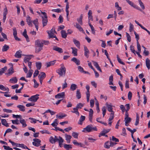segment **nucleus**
I'll return each mask as SVG.
<instances>
[{"label":"nucleus","instance_id":"nucleus-1","mask_svg":"<svg viewBox=\"0 0 150 150\" xmlns=\"http://www.w3.org/2000/svg\"><path fill=\"white\" fill-rule=\"evenodd\" d=\"M50 142L52 144L55 143L57 141L59 142V144L60 147H62L63 143L64 142V140L63 138L59 136L58 137L56 136H54V137H51L49 139Z\"/></svg>","mask_w":150,"mask_h":150},{"label":"nucleus","instance_id":"nucleus-2","mask_svg":"<svg viewBox=\"0 0 150 150\" xmlns=\"http://www.w3.org/2000/svg\"><path fill=\"white\" fill-rule=\"evenodd\" d=\"M35 52L36 53H38L43 49V46L42 43L37 40L35 41Z\"/></svg>","mask_w":150,"mask_h":150},{"label":"nucleus","instance_id":"nucleus-3","mask_svg":"<svg viewBox=\"0 0 150 150\" xmlns=\"http://www.w3.org/2000/svg\"><path fill=\"white\" fill-rule=\"evenodd\" d=\"M60 67V68L57 70L56 72L60 76H64L66 74V68L62 64H61Z\"/></svg>","mask_w":150,"mask_h":150},{"label":"nucleus","instance_id":"nucleus-4","mask_svg":"<svg viewBox=\"0 0 150 150\" xmlns=\"http://www.w3.org/2000/svg\"><path fill=\"white\" fill-rule=\"evenodd\" d=\"M93 131H97V127L96 126L93 127L92 125H90L84 128L82 131L83 132L87 133L91 132Z\"/></svg>","mask_w":150,"mask_h":150},{"label":"nucleus","instance_id":"nucleus-5","mask_svg":"<svg viewBox=\"0 0 150 150\" xmlns=\"http://www.w3.org/2000/svg\"><path fill=\"white\" fill-rule=\"evenodd\" d=\"M33 142L32 143L33 145L36 146H38L41 145V141L39 139L35 138L33 139Z\"/></svg>","mask_w":150,"mask_h":150},{"label":"nucleus","instance_id":"nucleus-6","mask_svg":"<svg viewBox=\"0 0 150 150\" xmlns=\"http://www.w3.org/2000/svg\"><path fill=\"white\" fill-rule=\"evenodd\" d=\"M39 95L37 94L35 95L32 96H31L30 98L28 99V100L30 101L34 102H36L39 98Z\"/></svg>","mask_w":150,"mask_h":150},{"label":"nucleus","instance_id":"nucleus-7","mask_svg":"<svg viewBox=\"0 0 150 150\" xmlns=\"http://www.w3.org/2000/svg\"><path fill=\"white\" fill-rule=\"evenodd\" d=\"M42 26L43 27L46 26L47 24L48 19L47 17H44L43 16H41Z\"/></svg>","mask_w":150,"mask_h":150},{"label":"nucleus","instance_id":"nucleus-8","mask_svg":"<svg viewBox=\"0 0 150 150\" xmlns=\"http://www.w3.org/2000/svg\"><path fill=\"white\" fill-rule=\"evenodd\" d=\"M65 96V93L64 92H62L58 93L55 96V98H56L59 99L61 98H64Z\"/></svg>","mask_w":150,"mask_h":150},{"label":"nucleus","instance_id":"nucleus-9","mask_svg":"<svg viewBox=\"0 0 150 150\" xmlns=\"http://www.w3.org/2000/svg\"><path fill=\"white\" fill-rule=\"evenodd\" d=\"M131 118L129 117V114L128 113H125V118L124 121L125 123H128L129 122L131 121Z\"/></svg>","mask_w":150,"mask_h":150},{"label":"nucleus","instance_id":"nucleus-10","mask_svg":"<svg viewBox=\"0 0 150 150\" xmlns=\"http://www.w3.org/2000/svg\"><path fill=\"white\" fill-rule=\"evenodd\" d=\"M53 50H54L58 52L59 53H62L63 52V50L62 48L56 46H54L53 47Z\"/></svg>","mask_w":150,"mask_h":150},{"label":"nucleus","instance_id":"nucleus-11","mask_svg":"<svg viewBox=\"0 0 150 150\" xmlns=\"http://www.w3.org/2000/svg\"><path fill=\"white\" fill-rule=\"evenodd\" d=\"M26 21L27 24L29 26H32L33 25L32 24V21L31 20V18L28 16H27Z\"/></svg>","mask_w":150,"mask_h":150},{"label":"nucleus","instance_id":"nucleus-12","mask_svg":"<svg viewBox=\"0 0 150 150\" xmlns=\"http://www.w3.org/2000/svg\"><path fill=\"white\" fill-rule=\"evenodd\" d=\"M93 112L92 109H90L89 113V120L91 122H92V119L93 118Z\"/></svg>","mask_w":150,"mask_h":150},{"label":"nucleus","instance_id":"nucleus-13","mask_svg":"<svg viewBox=\"0 0 150 150\" xmlns=\"http://www.w3.org/2000/svg\"><path fill=\"white\" fill-rule=\"evenodd\" d=\"M135 23L137 24L142 29H143L146 31L148 34L150 35V32L146 28L144 27L141 24H140L138 21H137L135 20Z\"/></svg>","mask_w":150,"mask_h":150},{"label":"nucleus","instance_id":"nucleus-14","mask_svg":"<svg viewBox=\"0 0 150 150\" xmlns=\"http://www.w3.org/2000/svg\"><path fill=\"white\" fill-rule=\"evenodd\" d=\"M84 55L87 57L88 58L89 52L87 48V47L84 45Z\"/></svg>","mask_w":150,"mask_h":150},{"label":"nucleus","instance_id":"nucleus-15","mask_svg":"<svg viewBox=\"0 0 150 150\" xmlns=\"http://www.w3.org/2000/svg\"><path fill=\"white\" fill-rule=\"evenodd\" d=\"M92 12L91 10H89L88 13V19L89 21H93V18L92 16Z\"/></svg>","mask_w":150,"mask_h":150},{"label":"nucleus","instance_id":"nucleus-16","mask_svg":"<svg viewBox=\"0 0 150 150\" xmlns=\"http://www.w3.org/2000/svg\"><path fill=\"white\" fill-rule=\"evenodd\" d=\"M22 52L21 50L17 51L15 54V56L16 58H20L21 57Z\"/></svg>","mask_w":150,"mask_h":150},{"label":"nucleus","instance_id":"nucleus-17","mask_svg":"<svg viewBox=\"0 0 150 150\" xmlns=\"http://www.w3.org/2000/svg\"><path fill=\"white\" fill-rule=\"evenodd\" d=\"M106 105L107 107L108 110L110 112H111L112 113V112H114L112 110V105H110L108 104V103H106L105 104Z\"/></svg>","mask_w":150,"mask_h":150},{"label":"nucleus","instance_id":"nucleus-18","mask_svg":"<svg viewBox=\"0 0 150 150\" xmlns=\"http://www.w3.org/2000/svg\"><path fill=\"white\" fill-rule=\"evenodd\" d=\"M22 35L26 39L27 42H29V39L28 35L27 34V31L25 29H24Z\"/></svg>","mask_w":150,"mask_h":150},{"label":"nucleus","instance_id":"nucleus-19","mask_svg":"<svg viewBox=\"0 0 150 150\" xmlns=\"http://www.w3.org/2000/svg\"><path fill=\"white\" fill-rule=\"evenodd\" d=\"M65 135V139L67 141V142L69 144L70 142V139L72 138L71 136L69 135L66 134Z\"/></svg>","mask_w":150,"mask_h":150},{"label":"nucleus","instance_id":"nucleus-20","mask_svg":"<svg viewBox=\"0 0 150 150\" xmlns=\"http://www.w3.org/2000/svg\"><path fill=\"white\" fill-rule=\"evenodd\" d=\"M18 80L17 78L15 77H13L10 79L9 81V82L12 83H15L17 82Z\"/></svg>","mask_w":150,"mask_h":150},{"label":"nucleus","instance_id":"nucleus-21","mask_svg":"<svg viewBox=\"0 0 150 150\" xmlns=\"http://www.w3.org/2000/svg\"><path fill=\"white\" fill-rule=\"evenodd\" d=\"M71 61L75 62L77 65H79L80 64V61L75 57H73L71 59Z\"/></svg>","mask_w":150,"mask_h":150},{"label":"nucleus","instance_id":"nucleus-22","mask_svg":"<svg viewBox=\"0 0 150 150\" xmlns=\"http://www.w3.org/2000/svg\"><path fill=\"white\" fill-rule=\"evenodd\" d=\"M73 41L76 46L79 48L80 47V43L79 41L75 39H73Z\"/></svg>","mask_w":150,"mask_h":150},{"label":"nucleus","instance_id":"nucleus-23","mask_svg":"<svg viewBox=\"0 0 150 150\" xmlns=\"http://www.w3.org/2000/svg\"><path fill=\"white\" fill-rule=\"evenodd\" d=\"M83 15L82 14H81L80 17L79 18H77V20L78 22V23H79L81 25H82L83 24V22H82V19H83Z\"/></svg>","mask_w":150,"mask_h":150},{"label":"nucleus","instance_id":"nucleus-24","mask_svg":"<svg viewBox=\"0 0 150 150\" xmlns=\"http://www.w3.org/2000/svg\"><path fill=\"white\" fill-rule=\"evenodd\" d=\"M1 123L2 125L6 127H9L8 123L7 122V121L5 119H1Z\"/></svg>","mask_w":150,"mask_h":150},{"label":"nucleus","instance_id":"nucleus-25","mask_svg":"<svg viewBox=\"0 0 150 150\" xmlns=\"http://www.w3.org/2000/svg\"><path fill=\"white\" fill-rule=\"evenodd\" d=\"M85 117L81 115L80 118L79 122H78V124L80 125H82L83 122L85 120Z\"/></svg>","mask_w":150,"mask_h":150},{"label":"nucleus","instance_id":"nucleus-26","mask_svg":"<svg viewBox=\"0 0 150 150\" xmlns=\"http://www.w3.org/2000/svg\"><path fill=\"white\" fill-rule=\"evenodd\" d=\"M46 77V74L44 72H41L40 74L38 76L39 79H43Z\"/></svg>","mask_w":150,"mask_h":150},{"label":"nucleus","instance_id":"nucleus-27","mask_svg":"<svg viewBox=\"0 0 150 150\" xmlns=\"http://www.w3.org/2000/svg\"><path fill=\"white\" fill-rule=\"evenodd\" d=\"M33 22L35 25V28L37 29V30H38V24L39 23L38 19H36L35 20L33 21Z\"/></svg>","mask_w":150,"mask_h":150},{"label":"nucleus","instance_id":"nucleus-28","mask_svg":"<svg viewBox=\"0 0 150 150\" xmlns=\"http://www.w3.org/2000/svg\"><path fill=\"white\" fill-rule=\"evenodd\" d=\"M55 62L56 60H54L46 63L47 67H48L54 65L55 63Z\"/></svg>","mask_w":150,"mask_h":150},{"label":"nucleus","instance_id":"nucleus-29","mask_svg":"<svg viewBox=\"0 0 150 150\" xmlns=\"http://www.w3.org/2000/svg\"><path fill=\"white\" fill-rule=\"evenodd\" d=\"M77 88V86L75 84H72L71 85L70 89L72 91H74Z\"/></svg>","mask_w":150,"mask_h":150},{"label":"nucleus","instance_id":"nucleus-30","mask_svg":"<svg viewBox=\"0 0 150 150\" xmlns=\"http://www.w3.org/2000/svg\"><path fill=\"white\" fill-rule=\"evenodd\" d=\"M62 36L63 38H66L67 37V33L65 30H62L61 32Z\"/></svg>","mask_w":150,"mask_h":150},{"label":"nucleus","instance_id":"nucleus-31","mask_svg":"<svg viewBox=\"0 0 150 150\" xmlns=\"http://www.w3.org/2000/svg\"><path fill=\"white\" fill-rule=\"evenodd\" d=\"M73 143L75 145H77L80 146L81 147H83L84 146V144H82L81 143H78L76 140H74L73 142Z\"/></svg>","mask_w":150,"mask_h":150},{"label":"nucleus","instance_id":"nucleus-32","mask_svg":"<svg viewBox=\"0 0 150 150\" xmlns=\"http://www.w3.org/2000/svg\"><path fill=\"white\" fill-rule=\"evenodd\" d=\"M20 122L22 125V127H25L27 126V125L26 123V122L24 120L21 119L20 120Z\"/></svg>","mask_w":150,"mask_h":150},{"label":"nucleus","instance_id":"nucleus-33","mask_svg":"<svg viewBox=\"0 0 150 150\" xmlns=\"http://www.w3.org/2000/svg\"><path fill=\"white\" fill-rule=\"evenodd\" d=\"M146 64L147 67L149 69L150 68V60L148 58L146 59Z\"/></svg>","mask_w":150,"mask_h":150},{"label":"nucleus","instance_id":"nucleus-34","mask_svg":"<svg viewBox=\"0 0 150 150\" xmlns=\"http://www.w3.org/2000/svg\"><path fill=\"white\" fill-rule=\"evenodd\" d=\"M71 48L72 50V53L74 56H77V49L75 47H71Z\"/></svg>","mask_w":150,"mask_h":150},{"label":"nucleus","instance_id":"nucleus-35","mask_svg":"<svg viewBox=\"0 0 150 150\" xmlns=\"http://www.w3.org/2000/svg\"><path fill=\"white\" fill-rule=\"evenodd\" d=\"M9 48V47L8 45H5L3 47L2 51L3 52H5L7 51Z\"/></svg>","mask_w":150,"mask_h":150},{"label":"nucleus","instance_id":"nucleus-36","mask_svg":"<svg viewBox=\"0 0 150 150\" xmlns=\"http://www.w3.org/2000/svg\"><path fill=\"white\" fill-rule=\"evenodd\" d=\"M80 90L79 89H77L76 93V97L78 99H79L81 98V96Z\"/></svg>","mask_w":150,"mask_h":150},{"label":"nucleus","instance_id":"nucleus-37","mask_svg":"<svg viewBox=\"0 0 150 150\" xmlns=\"http://www.w3.org/2000/svg\"><path fill=\"white\" fill-rule=\"evenodd\" d=\"M73 111H71L72 113L76 114L78 116L79 115V113L78 111V110L77 108H76V107L74 108L73 109Z\"/></svg>","mask_w":150,"mask_h":150},{"label":"nucleus","instance_id":"nucleus-38","mask_svg":"<svg viewBox=\"0 0 150 150\" xmlns=\"http://www.w3.org/2000/svg\"><path fill=\"white\" fill-rule=\"evenodd\" d=\"M31 59L30 56H27L25 57L24 59V62L25 63H26L29 62V61Z\"/></svg>","mask_w":150,"mask_h":150},{"label":"nucleus","instance_id":"nucleus-39","mask_svg":"<svg viewBox=\"0 0 150 150\" xmlns=\"http://www.w3.org/2000/svg\"><path fill=\"white\" fill-rule=\"evenodd\" d=\"M17 107L19 108L20 110L23 112H24L25 111V107L23 105H17Z\"/></svg>","mask_w":150,"mask_h":150},{"label":"nucleus","instance_id":"nucleus-40","mask_svg":"<svg viewBox=\"0 0 150 150\" xmlns=\"http://www.w3.org/2000/svg\"><path fill=\"white\" fill-rule=\"evenodd\" d=\"M48 34L49 37L50 38H55V39L58 40V38H57L56 35H54V33H47Z\"/></svg>","mask_w":150,"mask_h":150},{"label":"nucleus","instance_id":"nucleus-41","mask_svg":"<svg viewBox=\"0 0 150 150\" xmlns=\"http://www.w3.org/2000/svg\"><path fill=\"white\" fill-rule=\"evenodd\" d=\"M64 147L67 150H69V149H71L72 148L71 145L70 144H64Z\"/></svg>","mask_w":150,"mask_h":150},{"label":"nucleus","instance_id":"nucleus-42","mask_svg":"<svg viewBox=\"0 0 150 150\" xmlns=\"http://www.w3.org/2000/svg\"><path fill=\"white\" fill-rule=\"evenodd\" d=\"M36 66L38 69H40L42 66V63L40 62H36L35 63Z\"/></svg>","mask_w":150,"mask_h":150},{"label":"nucleus","instance_id":"nucleus-43","mask_svg":"<svg viewBox=\"0 0 150 150\" xmlns=\"http://www.w3.org/2000/svg\"><path fill=\"white\" fill-rule=\"evenodd\" d=\"M33 71L32 69H30L29 70L28 73L27 74L26 77L30 78L33 74Z\"/></svg>","mask_w":150,"mask_h":150},{"label":"nucleus","instance_id":"nucleus-44","mask_svg":"<svg viewBox=\"0 0 150 150\" xmlns=\"http://www.w3.org/2000/svg\"><path fill=\"white\" fill-rule=\"evenodd\" d=\"M114 112H112L110 114L109 118L108 119L109 121H111L112 120L114 117Z\"/></svg>","mask_w":150,"mask_h":150},{"label":"nucleus","instance_id":"nucleus-45","mask_svg":"<svg viewBox=\"0 0 150 150\" xmlns=\"http://www.w3.org/2000/svg\"><path fill=\"white\" fill-rule=\"evenodd\" d=\"M39 41L42 43V45L43 46V45H47L49 44V42L48 41H45L43 40H39Z\"/></svg>","mask_w":150,"mask_h":150},{"label":"nucleus","instance_id":"nucleus-46","mask_svg":"<svg viewBox=\"0 0 150 150\" xmlns=\"http://www.w3.org/2000/svg\"><path fill=\"white\" fill-rule=\"evenodd\" d=\"M84 104L81 103H79L77 104L76 106V108H77L78 110L80 109L83 106Z\"/></svg>","mask_w":150,"mask_h":150},{"label":"nucleus","instance_id":"nucleus-47","mask_svg":"<svg viewBox=\"0 0 150 150\" xmlns=\"http://www.w3.org/2000/svg\"><path fill=\"white\" fill-rule=\"evenodd\" d=\"M139 115L137 114L136 115V119L135 125L137 126L139 124Z\"/></svg>","mask_w":150,"mask_h":150},{"label":"nucleus","instance_id":"nucleus-48","mask_svg":"<svg viewBox=\"0 0 150 150\" xmlns=\"http://www.w3.org/2000/svg\"><path fill=\"white\" fill-rule=\"evenodd\" d=\"M138 0L139 1V4L140 6L142 9L144 10L145 9V7L143 3L142 2L141 0Z\"/></svg>","mask_w":150,"mask_h":150},{"label":"nucleus","instance_id":"nucleus-49","mask_svg":"<svg viewBox=\"0 0 150 150\" xmlns=\"http://www.w3.org/2000/svg\"><path fill=\"white\" fill-rule=\"evenodd\" d=\"M7 67H5L4 68L1 69L0 70V75H2V74L4 73L5 71L7 70Z\"/></svg>","mask_w":150,"mask_h":150},{"label":"nucleus","instance_id":"nucleus-50","mask_svg":"<svg viewBox=\"0 0 150 150\" xmlns=\"http://www.w3.org/2000/svg\"><path fill=\"white\" fill-rule=\"evenodd\" d=\"M102 111L103 112L102 114L103 115V117H104V116L105 115L106 111V108L105 106H103V107L102 108Z\"/></svg>","mask_w":150,"mask_h":150},{"label":"nucleus","instance_id":"nucleus-51","mask_svg":"<svg viewBox=\"0 0 150 150\" xmlns=\"http://www.w3.org/2000/svg\"><path fill=\"white\" fill-rule=\"evenodd\" d=\"M117 61H118V62L120 63V64H122L124 65L125 64V63L124 62H123L121 61V59L119 57L118 55H117Z\"/></svg>","mask_w":150,"mask_h":150},{"label":"nucleus","instance_id":"nucleus-52","mask_svg":"<svg viewBox=\"0 0 150 150\" xmlns=\"http://www.w3.org/2000/svg\"><path fill=\"white\" fill-rule=\"evenodd\" d=\"M66 115H56V117L57 118H59V119H61L62 118H63L66 117Z\"/></svg>","mask_w":150,"mask_h":150},{"label":"nucleus","instance_id":"nucleus-53","mask_svg":"<svg viewBox=\"0 0 150 150\" xmlns=\"http://www.w3.org/2000/svg\"><path fill=\"white\" fill-rule=\"evenodd\" d=\"M21 85L22 86V87L19 90L16 89V93H20L21 92V90L23 88V86H24V83H21Z\"/></svg>","mask_w":150,"mask_h":150},{"label":"nucleus","instance_id":"nucleus-54","mask_svg":"<svg viewBox=\"0 0 150 150\" xmlns=\"http://www.w3.org/2000/svg\"><path fill=\"white\" fill-rule=\"evenodd\" d=\"M33 81L34 83V87L35 88H37L39 84L35 79H33Z\"/></svg>","mask_w":150,"mask_h":150},{"label":"nucleus","instance_id":"nucleus-55","mask_svg":"<svg viewBox=\"0 0 150 150\" xmlns=\"http://www.w3.org/2000/svg\"><path fill=\"white\" fill-rule=\"evenodd\" d=\"M107 133L106 132H105V131L104 129H103L100 133V134L99 135V137H100L101 136H104L105 135V134Z\"/></svg>","mask_w":150,"mask_h":150},{"label":"nucleus","instance_id":"nucleus-56","mask_svg":"<svg viewBox=\"0 0 150 150\" xmlns=\"http://www.w3.org/2000/svg\"><path fill=\"white\" fill-rule=\"evenodd\" d=\"M130 49L131 51L135 54V53H136V52L134 50V47L133 46L131 45L130 46Z\"/></svg>","mask_w":150,"mask_h":150},{"label":"nucleus","instance_id":"nucleus-57","mask_svg":"<svg viewBox=\"0 0 150 150\" xmlns=\"http://www.w3.org/2000/svg\"><path fill=\"white\" fill-rule=\"evenodd\" d=\"M8 74H12L13 73V68L12 67H10L8 70Z\"/></svg>","mask_w":150,"mask_h":150},{"label":"nucleus","instance_id":"nucleus-58","mask_svg":"<svg viewBox=\"0 0 150 150\" xmlns=\"http://www.w3.org/2000/svg\"><path fill=\"white\" fill-rule=\"evenodd\" d=\"M126 2L131 6L133 7L134 5V3L129 0H126Z\"/></svg>","mask_w":150,"mask_h":150},{"label":"nucleus","instance_id":"nucleus-59","mask_svg":"<svg viewBox=\"0 0 150 150\" xmlns=\"http://www.w3.org/2000/svg\"><path fill=\"white\" fill-rule=\"evenodd\" d=\"M66 79H65L64 81V83L62 85V89H64V88H67V84L66 82Z\"/></svg>","mask_w":150,"mask_h":150},{"label":"nucleus","instance_id":"nucleus-60","mask_svg":"<svg viewBox=\"0 0 150 150\" xmlns=\"http://www.w3.org/2000/svg\"><path fill=\"white\" fill-rule=\"evenodd\" d=\"M137 47L138 51L140 52L141 50V46L139 42L138 41H137Z\"/></svg>","mask_w":150,"mask_h":150},{"label":"nucleus","instance_id":"nucleus-61","mask_svg":"<svg viewBox=\"0 0 150 150\" xmlns=\"http://www.w3.org/2000/svg\"><path fill=\"white\" fill-rule=\"evenodd\" d=\"M134 29V26L131 23H130L129 24V30L130 32H132L133 30Z\"/></svg>","mask_w":150,"mask_h":150},{"label":"nucleus","instance_id":"nucleus-62","mask_svg":"<svg viewBox=\"0 0 150 150\" xmlns=\"http://www.w3.org/2000/svg\"><path fill=\"white\" fill-rule=\"evenodd\" d=\"M78 134L76 132H73L72 133V136L74 138H78Z\"/></svg>","mask_w":150,"mask_h":150},{"label":"nucleus","instance_id":"nucleus-63","mask_svg":"<svg viewBox=\"0 0 150 150\" xmlns=\"http://www.w3.org/2000/svg\"><path fill=\"white\" fill-rule=\"evenodd\" d=\"M132 94L131 92L129 91L128 93V99L129 100H130L131 99L132 97Z\"/></svg>","mask_w":150,"mask_h":150},{"label":"nucleus","instance_id":"nucleus-64","mask_svg":"<svg viewBox=\"0 0 150 150\" xmlns=\"http://www.w3.org/2000/svg\"><path fill=\"white\" fill-rule=\"evenodd\" d=\"M3 147L4 148V149L6 150H13V149L12 148H10L8 146H6L5 145H4Z\"/></svg>","mask_w":150,"mask_h":150}]
</instances>
